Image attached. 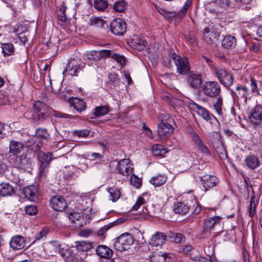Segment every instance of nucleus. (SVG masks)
<instances>
[{
    "instance_id": "obj_6",
    "label": "nucleus",
    "mask_w": 262,
    "mask_h": 262,
    "mask_svg": "<svg viewBox=\"0 0 262 262\" xmlns=\"http://www.w3.org/2000/svg\"><path fill=\"white\" fill-rule=\"evenodd\" d=\"M53 154L50 152H43L40 151L38 155L39 162V176L40 178H45L48 172V168L52 160Z\"/></svg>"
},
{
    "instance_id": "obj_51",
    "label": "nucleus",
    "mask_w": 262,
    "mask_h": 262,
    "mask_svg": "<svg viewBox=\"0 0 262 262\" xmlns=\"http://www.w3.org/2000/svg\"><path fill=\"white\" fill-rule=\"evenodd\" d=\"M36 136L38 138L48 140L50 138V134L46 129L38 128L36 130Z\"/></svg>"
},
{
    "instance_id": "obj_37",
    "label": "nucleus",
    "mask_w": 262,
    "mask_h": 262,
    "mask_svg": "<svg viewBox=\"0 0 262 262\" xmlns=\"http://www.w3.org/2000/svg\"><path fill=\"white\" fill-rule=\"evenodd\" d=\"M221 217L219 216H214L205 219L203 221L202 225L206 228H208L211 230L214 226L219 224L221 221Z\"/></svg>"
},
{
    "instance_id": "obj_57",
    "label": "nucleus",
    "mask_w": 262,
    "mask_h": 262,
    "mask_svg": "<svg viewBox=\"0 0 262 262\" xmlns=\"http://www.w3.org/2000/svg\"><path fill=\"white\" fill-rule=\"evenodd\" d=\"M186 40L193 47L197 46V42L194 34L191 32H188L185 35Z\"/></svg>"
},
{
    "instance_id": "obj_32",
    "label": "nucleus",
    "mask_w": 262,
    "mask_h": 262,
    "mask_svg": "<svg viewBox=\"0 0 262 262\" xmlns=\"http://www.w3.org/2000/svg\"><path fill=\"white\" fill-rule=\"evenodd\" d=\"M111 111L108 104L96 106L92 114L91 118H98L107 114Z\"/></svg>"
},
{
    "instance_id": "obj_1",
    "label": "nucleus",
    "mask_w": 262,
    "mask_h": 262,
    "mask_svg": "<svg viewBox=\"0 0 262 262\" xmlns=\"http://www.w3.org/2000/svg\"><path fill=\"white\" fill-rule=\"evenodd\" d=\"M54 112L53 116L56 118L70 119L72 116L61 112L53 111L46 103L40 101H35L33 105L31 121L35 124H40L47 120Z\"/></svg>"
},
{
    "instance_id": "obj_50",
    "label": "nucleus",
    "mask_w": 262,
    "mask_h": 262,
    "mask_svg": "<svg viewBox=\"0 0 262 262\" xmlns=\"http://www.w3.org/2000/svg\"><path fill=\"white\" fill-rule=\"evenodd\" d=\"M108 83L114 86L117 85L120 82V79L118 75L116 73L112 72L108 75Z\"/></svg>"
},
{
    "instance_id": "obj_11",
    "label": "nucleus",
    "mask_w": 262,
    "mask_h": 262,
    "mask_svg": "<svg viewBox=\"0 0 262 262\" xmlns=\"http://www.w3.org/2000/svg\"><path fill=\"white\" fill-rule=\"evenodd\" d=\"M85 67V63L82 62H78L72 59L69 61L66 69L63 72L64 75H71L72 76H77L83 68Z\"/></svg>"
},
{
    "instance_id": "obj_8",
    "label": "nucleus",
    "mask_w": 262,
    "mask_h": 262,
    "mask_svg": "<svg viewBox=\"0 0 262 262\" xmlns=\"http://www.w3.org/2000/svg\"><path fill=\"white\" fill-rule=\"evenodd\" d=\"M214 72L215 76L225 87L229 89L233 85L234 78L232 73L225 69L221 68H215Z\"/></svg>"
},
{
    "instance_id": "obj_18",
    "label": "nucleus",
    "mask_w": 262,
    "mask_h": 262,
    "mask_svg": "<svg viewBox=\"0 0 262 262\" xmlns=\"http://www.w3.org/2000/svg\"><path fill=\"white\" fill-rule=\"evenodd\" d=\"M193 141L195 144L196 147L199 150L203 155L211 156V153L207 148V146L204 144L202 140L197 134L194 133L191 135Z\"/></svg>"
},
{
    "instance_id": "obj_55",
    "label": "nucleus",
    "mask_w": 262,
    "mask_h": 262,
    "mask_svg": "<svg viewBox=\"0 0 262 262\" xmlns=\"http://www.w3.org/2000/svg\"><path fill=\"white\" fill-rule=\"evenodd\" d=\"M25 212L29 215H35L38 213L37 207L35 205H27L25 208Z\"/></svg>"
},
{
    "instance_id": "obj_17",
    "label": "nucleus",
    "mask_w": 262,
    "mask_h": 262,
    "mask_svg": "<svg viewBox=\"0 0 262 262\" xmlns=\"http://www.w3.org/2000/svg\"><path fill=\"white\" fill-rule=\"evenodd\" d=\"M248 118L254 125H259L262 121V105H256L249 113Z\"/></svg>"
},
{
    "instance_id": "obj_25",
    "label": "nucleus",
    "mask_w": 262,
    "mask_h": 262,
    "mask_svg": "<svg viewBox=\"0 0 262 262\" xmlns=\"http://www.w3.org/2000/svg\"><path fill=\"white\" fill-rule=\"evenodd\" d=\"M23 193L25 197L31 201H35L38 196V190L35 185H29L23 189Z\"/></svg>"
},
{
    "instance_id": "obj_13",
    "label": "nucleus",
    "mask_w": 262,
    "mask_h": 262,
    "mask_svg": "<svg viewBox=\"0 0 262 262\" xmlns=\"http://www.w3.org/2000/svg\"><path fill=\"white\" fill-rule=\"evenodd\" d=\"M186 75V82L189 87L193 90H198L201 86L202 77L199 72L190 71Z\"/></svg>"
},
{
    "instance_id": "obj_44",
    "label": "nucleus",
    "mask_w": 262,
    "mask_h": 262,
    "mask_svg": "<svg viewBox=\"0 0 262 262\" xmlns=\"http://www.w3.org/2000/svg\"><path fill=\"white\" fill-rule=\"evenodd\" d=\"M107 191L110 193V200L113 202H116L121 196L120 190L115 186L108 188Z\"/></svg>"
},
{
    "instance_id": "obj_3",
    "label": "nucleus",
    "mask_w": 262,
    "mask_h": 262,
    "mask_svg": "<svg viewBox=\"0 0 262 262\" xmlns=\"http://www.w3.org/2000/svg\"><path fill=\"white\" fill-rule=\"evenodd\" d=\"M58 253L66 262H84L85 254L78 253L75 248L64 249L60 247Z\"/></svg>"
},
{
    "instance_id": "obj_60",
    "label": "nucleus",
    "mask_w": 262,
    "mask_h": 262,
    "mask_svg": "<svg viewBox=\"0 0 262 262\" xmlns=\"http://www.w3.org/2000/svg\"><path fill=\"white\" fill-rule=\"evenodd\" d=\"M130 183L137 188H139L142 185V181L140 179L133 174L130 179Z\"/></svg>"
},
{
    "instance_id": "obj_10",
    "label": "nucleus",
    "mask_w": 262,
    "mask_h": 262,
    "mask_svg": "<svg viewBox=\"0 0 262 262\" xmlns=\"http://www.w3.org/2000/svg\"><path fill=\"white\" fill-rule=\"evenodd\" d=\"M221 35V30L219 28L207 27L203 31L204 39L208 43H216Z\"/></svg>"
},
{
    "instance_id": "obj_53",
    "label": "nucleus",
    "mask_w": 262,
    "mask_h": 262,
    "mask_svg": "<svg viewBox=\"0 0 262 262\" xmlns=\"http://www.w3.org/2000/svg\"><path fill=\"white\" fill-rule=\"evenodd\" d=\"M251 92L252 94H256L259 95V89L258 88L257 81L252 77H250Z\"/></svg>"
},
{
    "instance_id": "obj_54",
    "label": "nucleus",
    "mask_w": 262,
    "mask_h": 262,
    "mask_svg": "<svg viewBox=\"0 0 262 262\" xmlns=\"http://www.w3.org/2000/svg\"><path fill=\"white\" fill-rule=\"evenodd\" d=\"M193 247L190 245H182L178 247V252L185 254H190V252L193 250Z\"/></svg>"
},
{
    "instance_id": "obj_23",
    "label": "nucleus",
    "mask_w": 262,
    "mask_h": 262,
    "mask_svg": "<svg viewBox=\"0 0 262 262\" xmlns=\"http://www.w3.org/2000/svg\"><path fill=\"white\" fill-rule=\"evenodd\" d=\"M244 162L247 167L250 170H255L260 165V161L257 156L254 154H250L247 156Z\"/></svg>"
},
{
    "instance_id": "obj_26",
    "label": "nucleus",
    "mask_w": 262,
    "mask_h": 262,
    "mask_svg": "<svg viewBox=\"0 0 262 262\" xmlns=\"http://www.w3.org/2000/svg\"><path fill=\"white\" fill-rule=\"evenodd\" d=\"M9 245L14 250H21L26 246V239L23 236L15 235L11 238Z\"/></svg>"
},
{
    "instance_id": "obj_5",
    "label": "nucleus",
    "mask_w": 262,
    "mask_h": 262,
    "mask_svg": "<svg viewBox=\"0 0 262 262\" xmlns=\"http://www.w3.org/2000/svg\"><path fill=\"white\" fill-rule=\"evenodd\" d=\"M114 240V248L120 252L130 249L135 241L133 236L127 232L122 234Z\"/></svg>"
},
{
    "instance_id": "obj_38",
    "label": "nucleus",
    "mask_w": 262,
    "mask_h": 262,
    "mask_svg": "<svg viewBox=\"0 0 262 262\" xmlns=\"http://www.w3.org/2000/svg\"><path fill=\"white\" fill-rule=\"evenodd\" d=\"M68 217L71 222L75 224V226L80 227L83 226L81 220H84V216L79 213L71 212L68 215Z\"/></svg>"
},
{
    "instance_id": "obj_62",
    "label": "nucleus",
    "mask_w": 262,
    "mask_h": 262,
    "mask_svg": "<svg viewBox=\"0 0 262 262\" xmlns=\"http://www.w3.org/2000/svg\"><path fill=\"white\" fill-rule=\"evenodd\" d=\"M250 255L245 247L242 249V262H250Z\"/></svg>"
},
{
    "instance_id": "obj_29",
    "label": "nucleus",
    "mask_w": 262,
    "mask_h": 262,
    "mask_svg": "<svg viewBox=\"0 0 262 262\" xmlns=\"http://www.w3.org/2000/svg\"><path fill=\"white\" fill-rule=\"evenodd\" d=\"M25 144L15 140H11L9 143V152L13 155H17L24 148Z\"/></svg>"
},
{
    "instance_id": "obj_27",
    "label": "nucleus",
    "mask_w": 262,
    "mask_h": 262,
    "mask_svg": "<svg viewBox=\"0 0 262 262\" xmlns=\"http://www.w3.org/2000/svg\"><path fill=\"white\" fill-rule=\"evenodd\" d=\"M259 203V198L258 195L256 196L255 192L252 189V194H251L250 205L248 207L249 216L251 217H253L256 212L257 206Z\"/></svg>"
},
{
    "instance_id": "obj_41",
    "label": "nucleus",
    "mask_w": 262,
    "mask_h": 262,
    "mask_svg": "<svg viewBox=\"0 0 262 262\" xmlns=\"http://www.w3.org/2000/svg\"><path fill=\"white\" fill-rule=\"evenodd\" d=\"M2 53L4 56H9L14 53L15 48L13 43L11 42L1 43Z\"/></svg>"
},
{
    "instance_id": "obj_9",
    "label": "nucleus",
    "mask_w": 262,
    "mask_h": 262,
    "mask_svg": "<svg viewBox=\"0 0 262 262\" xmlns=\"http://www.w3.org/2000/svg\"><path fill=\"white\" fill-rule=\"evenodd\" d=\"M33 161L32 158L28 157L26 153H23L19 156H16L13 161L15 166L18 168L28 170L32 168Z\"/></svg>"
},
{
    "instance_id": "obj_24",
    "label": "nucleus",
    "mask_w": 262,
    "mask_h": 262,
    "mask_svg": "<svg viewBox=\"0 0 262 262\" xmlns=\"http://www.w3.org/2000/svg\"><path fill=\"white\" fill-rule=\"evenodd\" d=\"M167 237L164 233L157 231L152 235L149 244L151 246H161L165 244Z\"/></svg>"
},
{
    "instance_id": "obj_28",
    "label": "nucleus",
    "mask_w": 262,
    "mask_h": 262,
    "mask_svg": "<svg viewBox=\"0 0 262 262\" xmlns=\"http://www.w3.org/2000/svg\"><path fill=\"white\" fill-rule=\"evenodd\" d=\"M75 244V246L72 248L76 249L78 253L85 254L86 256V252L93 248L92 243L86 241H77Z\"/></svg>"
},
{
    "instance_id": "obj_35",
    "label": "nucleus",
    "mask_w": 262,
    "mask_h": 262,
    "mask_svg": "<svg viewBox=\"0 0 262 262\" xmlns=\"http://www.w3.org/2000/svg\"><path fill=\"white\" fill-rule=\"evenodd\" d=\"M15 191L12 186L7 183L0 184V195L2 196H11L15 194Z\"/></svg>"
},
{
    "instance_id": "obj_39",
    "label": "nucleus",
    "mask_w": 262,
    "mask_h": 262,
    "mask_svg": "<svg viewBox=\"0 0 262 262\" xmlns=\"http://www.w3.org/2000/svg\"><path fill=\"white\" fill-rule=\"evenodd\" d=\"M167 237L171 242L178 244L184 243L186 240L185 236L183 234L171 231L168 233Z\"/></svg>"
},
{
    "instance_id": "obj_40",
    "label": "nucleus",
    "mask_w": 262,
    "mask_h": 262,
    "mask_svg": "<svg viewBox=\"0 0 262 262\" xmlns=\"http://www.w3.org/2000/svg\"><path fill=\"white\" fill-rule=\"evenodd\" d=\"M235 90L237 92V97L244 98L245 99V101H246L248 98H250L249 91L247 86L238 84L236 86Z\"/></svg>"
},
{
    "instance_id": "obj_48",
    "label": "nucleus",
    "mask_w": 262,
    "mask_h": 262,
    "mask_svg": "<svg viewBox=\"0 0 262 262\" xmlns=\"http://www.w3.org/2000/svg\"><path fill=\"white\" fill-rule=\"evenodd\" d=\"M94 8L99 11H104L108 7V3L106 0H94Z\"/></svg>"
},
{
    "instance_id": "obj_45",
    "label": "nucleus",
    "mask_w": 262,
    "mask_h": 262,
    "mask_svg": "<svg viewBox=\"0 0 262 262\" xmlns=\"http://www.w3.org/2000/svg\"><path fill=\"white\" fill-rule=\"evenodd\" d=\"M169 253L158 254L153 256L154 262H172Z\"/></svg>"
},
{
    "instance_id": "obj_49",
    "label": "nucleus",
    "mask_w": 262,
    "mask_h": 262,
    "mask_svg": "<svg viewBox=\"0 0 262 262\" xmlns=\"http://www.w3.org/2000/svg\"><path fill=\"white\" fill-rule=\"evenodd\" d=\"M127 8V3L125 1H118L114 3L113 9L116 12H123Z\"/></svg>"
},
{
    "instance_id": "obj_43",
    "label": "nucleus",
    "mask_w": 262,
    "mask_h": 262,
    "mask_svg": "<svg viewBox=\"0 0 262 262\" xmlns=\"http://www.w3.org/2000/svg\"><path fill=\"white\" fill-rule=\"evenodd\" d=\"M132 43L133 47L139 51L143 50L147 45L146 41L138 37L132 39Z\"/></svg>"
},
{
    "instance_id": "obj_52",
    "label": "nucleus",
    "mask_w": 262,
    "mask_h": 262,
    "mask_svg": "<svg viewBox=\"0 0 262 262\" xmlns=\"http://www.w3.org/2000/svg\"><path fill=\"white\" fill-rule=\"evenodd\" d=\"M109 57H111L117 61L121 66H124L126 63V59L124 56L117 54L116 53H113L111 50V56Z\"/></svg>"
},
{
    "instance_id": "obj_33",
    "label": "nucleus",
    "mask_w": 262,
    "mask_h": 262,
    "mask_svg": "<svg viewBox=\"0 0 262 262\" xmlns=\"http://www.w3.org/2000/svg\"><path fill=\"white\" fill-rule=\"evenodd\" d=\"M96 254L102 258H110L113 255V251L105 245H99L96 249Z\"/></svg>"
},
{
    "instance_id": "obj_20",
    "label": "nucleus",
    "mask_w": 262,
    "mask_h": 262,
    "mask_svg": "<svg viewBox=\"0 0 262 262\" xmlns=\"http://www.w3.org/2000/svg\"><path fill=\"white\" fill-rule=\"evenodd\" d=\"M191 201L190 203L187 201H182L177 202L174 205L173 211L176 213L181 215H185L188 213L189 210L191 209Z\"/></svg>"
},
{
    "instance_id": "obj_58",
    "label": "nucleus",
    "mask_w": 262,
    "mask_h": 262,
    "mask_svg": "<svg viewBox=\"0 0 262 262\" xmlns=\"http://www.w3.org/2000/svg\"><path fill=\"white\" fill-rule=\"evenodd\" d=\"M216 3L218 6L224 9H227L231 6L230 0H216Z\"/></svg>"
},
{
    "instance_id": "obj_22",
    "label": "nucleus",
    "mask_w": 262,
    "mask_h": 262,
    "mask_svg": "<svg viewBox=\"0 0 262 262\" xmlns=\"http://www.w3.org/2000/svg\"><path fill=\"white\" fill-rule=\"evenodd\" d=\"M191 217L198 219L200 220L205 214L204 211H202V206L198 204L197 201L193 197L191 199Z\"/></svg>"
},
{
    "instance_id": "obj_15",
    "label": "nucleus",
    "mask_w": 262,
    "mask_h": 262,
    "mask_svg": "<svg viewBox=\"0 0 262 262\" xmlns=\"http://www.w3.org/2000/svg\"><path fill=\"white\" fill-rule=\"evenodd\" d=\"M110 56L111 50H93L87 54L88 58L96 64L100 63L102 59L109 58Z\"/></svg>"
},
{
    "instance_id": "obj_16",
    "label": "nucleus",
    "mask_w": 262,
    "mask_h": 262,
    "mask_svg": "<svg viewBox=\"0 0 262 262\" xmlns=\"http://www.w3.org/2000/svg\"><path fill=\"white\" fill-rule=\"evenodd\" d=\"M51 207L56 211L61 212L67 206L65 199L61 195H55L53 196L50 201Z\"/></svg>"
},
{
    "instance_id": "obj_59",
    "label": "nucleus",
    "mask_w": 262,
    "mask_h": 262,
    "mask_svg": "<svg viewBox=\"0 0 262 262\" xmlns=\"http://www.w3.org/2000/svg\"><path fill=\"white\" fill-rule=\"evenodd\" d=\"M15 32L17 35V37L19 39V40L23 43H25L28 41V37L26 34V31L24 32H19V29L15 30Z\"/></svg>"
},
{
    "instance_id": "obj_12",
    "label": "nucleus",
    "mask_w": 262,
    "mask_h": 262,
    "mask_svg": "<svg viewBox=\"0 0 262 262\" xmlns=\"http://www.w3.org/2000/svg\"><path fill=\"white\" fill-rule=\"evenodd\" d=\"M126 22L120 18L113 19L110 24V30L115 35H123L126 32Z\"/></svg>"
},
{
    "instance_id": "obj_63",
    "label": "nucleus",
    "mask_w": 262,
    "mask_h": 262,
    "mask_svg": "<svg viewBox=\"0 0 262 262\" xmlns=\"http://www.w3.org/2000/svg\"><path fill=\"white\" fill-rule=\"evenodd\" d=\"M90 134V131L86 129L83 130H77L73 131V135L78 137L85 138L88 136Z\"/></svg>"
},
{
    "instance_id": "obj_61",
    "label": "nucleus",
    "mask_w": 262,
    "mask_h": 262,
    "mask_svg": "<svg viewBox=\"0 0 262 262\" xmlns=\"http://www.w3.org/2000/svg\"><path fill=\"white\" fill-rule=\"evenodd\" d=\"M211 235V230L205 228V226L202 225V229L200 233L201 238H208Z\"/></svg>"
},
{
    "instance_id": "obj_46",
    "label": "nucleus",
    "mask_w": 262,
    "mask_h": 262,
    "mask_svg": "<svg viewBox=\"0 0 262 262\" xmlns=\"http://www.w3.org/2000/svg\"><path fill=\"white\" fill-rule=\"evenodd\" d=\"M192 0H186L183 7L177 13L178 17L179 18L182 19L184 18V16H186L188 9L192 5Z\"/></svg>"
},
{
    "instance_id": "obj_56",
    "label": "nucleus",
    "mask_w": 262,
    "mask_h": 262,
    "mask_svg": "<svg viewBox=\"0 0 262 262\" xmlns=\"http://www.w3.org/2000/svg\"><path fill=\"white\" fill-rule=\"evenodd\" d=\"M113 227V225L112 224H108L102 227H101L99 230L95 232V235H97L98 236L104 237V234L107 231L110 229L111 228Z\"/></svg>"
},
{
    "instance_id": "obj_64",
    "label": "nucleus",
    "mask_w": 262,
    "mask_h": 262,
    "mask_svg": "<svg viewBox=\"0 0 262 262\" xmlns=\"http://www.w3.org/2000/svg\"><path fill=\"white\" fill-rule=\"evenodd\" d=\"M95 234V232L91 229H83L79 232V235L83 237H88L90 235Z\"/></svg>"
},
{
    "instance_id": "obj_2",
    "label": "nucleus",
    "mask_w": 262,
    "mask_h": 262,
    "mask_svg": "<svg viewBox=\"0 0 262 262\" xmlns=\"http://www.w3.org/2000/svg\"><path fill=\"white\" fill-rule=\"evenodd\" d=\"M160 123L158 125V134L162 139H165L173 132L172 124H174L173 118L168 114L161 113L158 114Z\"/></svg>"
},
{
    "instance_id": "obj_19",
    "label": "nucleus",
    "mask_w": 262,
    "mask_h": 262,
    "mask_svg": "<svg viewBox=\"0 0 262 262\" xmlns=\"http://www.w3.org/2000/svg\"><path fill=\"white\" fill-rule=\"evenodd\" d=\"M128 160L124 159L120 160L117 165L116 170L118 173L123 176H129L132 171V168L128 164Z\"/></svg>"
},
{
    "instance_id": "obj_34",
    "label": "nucleus",
    "mask_w": 262,
    "mask_h": 262,
    "mask_svg": "<svg viewBox=\"0 0 262 262\" xmlns=\"http://www.w3.org/2000/svg\"><path fill=\"white\" fill-rule=\"evenodd\" d=\"M236 45V38L231 35H227L224 37L221 40V46L225 49H232L234 48Z\"/></svg>"
},
{
    "instance_id": "obj_47",
    "label": "nucleus",
    "mask_w": 262,
    "mask_h": 262,
    "mask_svg": "<svg viewBox=\"0 0 262 262\" xmlns=\"http://www.w3.org/2000/svg\"><path fill=\"white\" fill-rule=\"evenodd\" d=\"M152 151L155 156L163 157L167 152V150L163 146L155 144L152 146Z\"/></svg>"
},
{
    "instance_id": "obj_42",
    "label": "nucleus",
    "mask_w": 262,
    "mask_h": 262,
    "mask_svg": "<svg viewBox=\"0 0 262 262\" xmlns=\"http://www.w3.org/2000/svg\"><path fill=\"white\" fill-rule=\"evenodd\" d=\"M89 25L91 26L99 28H103L105 27V26H107V25L104 20L100 17L96 16L91 17Z\"/></svg>"
},
{
    "instance_id": "obj_21",
    "label": "nucleus",
    "mask_w": 262,
    "mask_h": 262,
    "mask_svg": "<svg viewBox=\"0 0 262 262\" xmlns=\"http://www.w3.org/2000/svg\"><path fill=\"white\" fill-rule=\"evenodd\" d=\"M189 107L196 112L199 116H201L206 121H208L211 119L209 111L194 102L192 101L189 103Z\"/></svg>"
},
{
    "instance_id": "obj_14",
    "label": "nucleus",
    "mask_w": 262,
    "mask_h": 262,
    "mask_svg": "<svg viewBox=\"0 0 262 262\" xmlns=\"http://www.w3.org/2000/svg\"><path fill=\"white\" fill-rule=\"evenodd\" d=\"M219 183V179L214 175L207 174L200 177V183L205 192L215 187Z\"/></svg>"
},
{
    "instance_id": "obj_30",
    "label": "nucleus",
    "mask_w": 262,
    "mask_h": 262,
    "mask_svg": "<svg viewBox=\"0 0 262 262\" xmlns=\"http://www.w3.org/2000/svg\"><path fill=\"white\" fill-rule=\"evenodd\" d=\"M212 98V104L213 108L219 115H223V106L224 104V99L223 96L220 94L219 96L214 97H211Z\"/></svg>"
},
{
    "instance_id": "obj_31",
    "label": "nucleus",
    "mask_w": 262,
    "mask_h": 262,
    "mask_svg": "<svg viewBox=\"0 0 262 262\" xmlns=\"http://www.w3.org/2000/svg\"><path fill=\"white\" fill-rule=\"evenodd\" d=\"M70 106H73L78 113H81L85 110L86 103L81 99L77 97L69 98Z\"/></svg>"
},
{
    "instance_id": "obj_36",
    "label": "nucleus",
    "mask_w": 262,
    "mask_h": 262,
    "mask_svg": "<svg viewBox=\"0 0 262 262\" xmlns=\"http://www.w3.org/2000/svg\"><path fill=\"white\" fill-rule=\"evenodd\" d=\"M167 180V177L164 174H159L153 177L149 181L150 184L155 187H159L164 185Z\"/></svg>"
},
{
    "instance_id": "obj_4",
    "label": "nucleus",
    "mask_w": 262,
    "mask_h": 262,
    "mask_svg": "<svg viewBox=\"0 0 262 262\" xmlns=\"http://www.w3.org/2000/svg\"><path fill=\"white\" fill-rule=\"evenodd\" d=\"M171 58L173 60L177 68V72L182 75H186L191 71V66L189 59L186 56H181L176 53H172Z\"/></svg>"
},
{
    "instance_id": "obj_7",
    "label": "nucleus",
    "mask_w": 262,
    "mask_h": 262,
    "mask_svg": "<svg viewBox=\"0 0 262 262\" xmlns=\"http://www.w3.org/2000/svg\"><path fill=\"white\" fill-rule=\"evenodd\" d=\"M202 93L207 98L214 97L221 93V87L216 81H207L202 86Z\"/></svg>"
}]
</instances>
